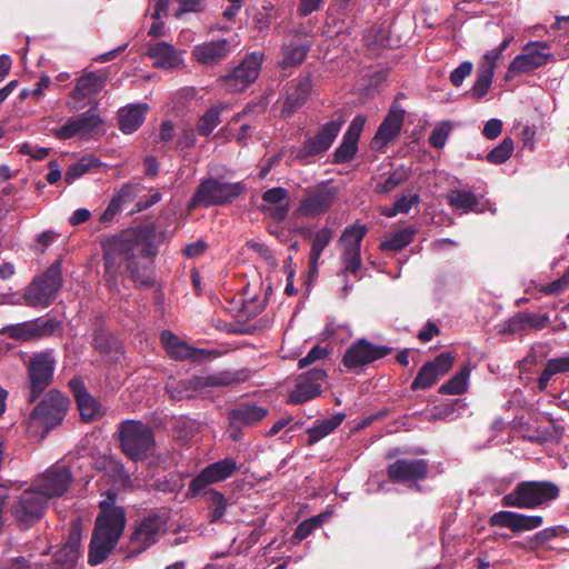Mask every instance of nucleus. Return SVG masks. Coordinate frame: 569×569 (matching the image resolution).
<instances>
[{
  "mask_svg": "<svg viewBox=\"0 0 569 569\" xmlns=\"http://www.w3.org/2000/svg\"><path fill=\"white\" fill-rule=\"evenodd\" d=\"M156 254L157 247L133 232H123L110 238L103 246L106 280L116 282L120 268L124 264L138 287H152L156 280L149 264L150 258Z\"/></svg>",
  "mask_w": 569,
  "mask_h": 569,
  "instance_id": "obj_1",
  "label": "nucleus"
},
{
  "mask_svg": "<svg viewBox=\"0 0 569 569\" xmlns=\"http://www.w3.org/2000/svg\"><path fill=\"white\" fill-rule=\"evenodd\" d=\"M116 495L108 492V499L99 503L98 515L89 545L88 562L98 566L107 560L117 546L126 527V512L122 507H114Z\"/></svg>",
  "mask_w": 569,
  "mask_h": 569,
  "instance_id": "obj_2",
  "label": "nucleus"
},
{
  "mask_svg": "<svg viewBox=\"0 0 569 569\" xmlns=\"http://www.w3.org/2000/svg\"><path fill=\"white\" fill-rule=\"evenodd\" d=\"M246 191L247 186L242 181L228 182L210 176L197 186L188 202V209L224 207L231 204Z\"/></svg>",
  "mask_w": 569,
  "mask_h": 569,
  "instance_id": "obj_3",
  "label": "nucleus"
},
{
  "mask_svg": "<svg viewBox=\"0 0 569 569\" xmlns=\"http://www.w3.org/2000/svg\"><path fill=\"white\" fill-rule=\"evenodd\" d=\"M120 448L133 461H142L153 455L156 439L152 428L139 420H126L118 427Z\"/></svg>",
  "mask_w": 569,
  "mask_h": 569,
  "instance_id": "obj_4",
  "label": "nucleus"
},
{
  "mask_svg": "<svg viewBox=\"0 0 569 569\" xmlns=\"http://www.w3.org/2000/svg\"><path fill=\"white\" fill-rule=\"evenodd\" d=\"M63 283L62 261L58 259L27 286L23 293L24 303L31 308H47L51 306L62 289Z\"/></svg>",
  "mask_w": 569,
  "mask_h": 569,
  "instance_id": "obj_5",
  "label": "nucleus"
},
{
  "mask_svg": "<svg viewBox=\"0 0 569 569\" xmlns=\"http://www.w3.org/2000/svg\"><path fill=\"white\" fill-rule=\"evenodd\" d=\"M559 487L551 481H521L501 499L503 507L533 509L559 497Z\"/></svg>",
  "mask_w": 569,
  "mask_h": 569,
  "instance_id": "obj_6",
  "label": "nucleus"
},
{
  "mask_svg": "<svg viewBox=\"0 0 569 569\" xmlns=\"http://www.w3.org/2000/svg\"><path fill=\"white\" fill-rule=\"evenodd\" d=\"M338 194L339 189L330 186L329 181L308 188L293 214L298 218L321 217L332 208Z\"/></svg>",
  "mask_w": 569,
  "mask_h": 569,
  "instance_id": "obj_7",
  "label": "nucleus"
},
{
  "mask_svg": "<svg viewBox=\"0 0 569 569\" xmlns=\"http://www.w3.org/2000/svg\"><path fill=\"white\" fill-rule=\"evenodd\" d=\"M52 350L36 353L29 361L27 372L30 387L28 402H36L43 391L52 383L56 369Z\"/></svg>",
  "mask_w": 569,
  "mask_h": 569,
  "instance_id": "obj_8",
  "label": "nucleus"
},
{
  "mask_svg": "<svg viewBox=\"0 0 569 569\" xmlns=\"http://www.w3.org/2000/svg\"><path fill=\"white\" fill-rule=\"evenodd\" d=\"M343 123V119H337L322 124L313 137L303 141L302 146L296 151L295 159L301 164H308L316 157L322 156L331 148Z\"/></svg>",
  "mask_w": 569,
  "mask_h": 569,
  "instance_id": "obj_9",
  "label": "nucleus"
},
{
  "mask_svg": "<svg viewBox=\"0 0 569 569\" xmlns=\"http://www.w3.org/2000/svg\"><path fill=\"white\" fill-rule=\"evenodd\" d=\"M48 502L36 489L24 490L11 506V515L18 527L27 530L39 522L44 515Z\"/></svg>",
  "mask_w": 569,
  "mask_h": 569,
  "instance_id": "obj_10",
  "label": "nucleus"
},
{
  "mask_svg": "<svg viewBox=\"0 0 569 569\" xmlns=\"http://www.w3.org/2000/svg\"><path fill=\"white\" fill-rule=\"evenodd\" d=\"M69 407L68 397L57 389L50 390L33 408L30 418L43 425L47 430L60 425Z\"/></svg>",
  "mask_w": 569,
  "mask_h": 569,
  "instance_id": "obj_11",
  "label": "nucleus"
},
{
  "mask_svg": "<svg viewBox=\"0 0 569 569\" xmlns=\"http://www.w3.org/2000/svg\"><path fill=\"white\" fill-rule=\"evenodd\" d=\"M429 461L422 458L397 459L387 467V477L391 483L406 485L411 487L415 485L420 490L419 481H423L429 473Z\"/></svg>",
  "mask_w": 569,
  "mask_h": 569,
  "instance_id": "obj_12",
  "label": "nucleus"
},
{
  "mask_svg": "<svg viewBox=\"0 0 569 569\" xmlns=\"http://www.w3.org/2000/svg\"><path fill=\"white\" fill-rule=\"evenodd\" d=\"M263 54H247L232 72L220 78L222 86L231 92L243 91L259 77Z\"/></svg>",
  "mask_w": 569,
  "mask_h": 569,
  "instance_id": "obj_13",
  "label": "nucleus"
},
{
  "mask_svg": "<svg viewBox=\"0 0 569 569\" xmlns=\"http://www.w3.org/2000/svg\"><path fill=\"white\" fill-rule=\"evenodd\" d=\"M164 522L157 513L142 518L130 536L128 557L133 558L153 546L159 538Z\"/></svg>",
  "mask_w": 569,
  "mask_h": 569,
  "instance_id": "obj_14",
  "label": "nucleus"
},
{
  "mask_svg": "<svg viewBox=\"0 0 569 569\" xmlns=\"http://www.w3.org/2000/svg\"><path fill=\"white\" fill-rule=\"evenodd\" d=\"M391 352V347L377 346L365 338H360L347 348L342 357V363L349 370H356L382 359Z\"/></svg>",
  "mask_w": 569,
  "mask_h": 569,
  "instance_id": "obj_15",
  "label": "nucleus"
},
{
  "mask_svg": "<svg viewBox=\"0 0 569 569\" xmlns=\"http://www.w3.org/2000/svg\"><path fill=\"white\" fill-rule=\"evenodd\" d=\"M237 469V461L231 457L208 465L190 481L188 496H197L208 486L230 478Z\"/></svg>",
  "mask_w": 569,
  "mask_h": 569,
  "instance_id": "obj_16",
  "label": "nucleus"
},
{
  "mask_svg": "<svg viewBox=\"0 0 569 569\" xmlns=\"http://www.w3.org/2000/svg\"><path fill=\"white\" fill-rule=\"evenodd\" d=\"M72 481V473L69 467L54 465L50 467L31 487L46 497L48 502L50 498L62 496Z\"/></svg>",
  "mask_w": 569,
  "mask_h": 569,
  "instance_id": "obj_17",
  "label": "nucleus"
},
{
  "mask_svg": "<svg viewBox=\"0 0 569 569\" xmlns=\"http://www.w3.org/2000/svg\"><path fill=\"white\" fill-rule=\"evenodd\" d=\"M455 358L450 352H442L432 361H428L419 369L410 389L412 391L426 390L433 387L441 377L452 368Z\"/></svg>",
  "mask_w": 569,
  "mask_h": 569,
  "instance_id": "obj_18",
  "label": "nucleus"
},
{
  "mask_svg": "<svg viewBox=\"0 0 569 569\" xmlns=\"http://www.w3.org/2000/svg\"><path fill=\"white\" fill-rule=\"evenodd\" d=\"M548 46L545 42H532L523 48V53L518 54L509 64L506 79H512L519 73L531 72L542 66H545L548 59L551 57L550 53H543L542 49H547Z\"/></svg>",
  "mask_w": 569,
  "mask_h": 569,
  "instance_id": "obj_19",
  "label": "nucleus"
},
{
  "mask_svg": "<svg viewBox=\"0 0 569 569\" xmlns=\"http://www.w3.org/2000/svg\"><path fill=\"white\" fill-rule=\"evenodd\" d=\"M406 111L395 101L370 142L372 150L385 149L400 133Z\"/></svg>",
  "mask_w": 569,
  "mask_h": 569,
  "instance_id": "obj_20",
  "label": "nucleus"
},
{
  "mask_svg": "<svg viewBox=\"0 0 569 569\" xmlns=\"http://www.w3.org/2000/svg\"><path fill=\"white\" fill-rule=\"evenodd\" d=\"M68 385L83 422H91L104 415V409L101 403L89 393L80 377H73Z\"/></svg>",
  "mask_w": 569,
  "mask_h": 569,
  "instance_id": "obj_21",
  "label": "nucleus"
},
{
  "mask_svg": "<svg viewBox=\"0 0 569 569\" xmlns=\"http://www.w3.org/2000/svg\"><path fill=\"white\" fill-rule=\"evenodd\" d=\"M234 44L227 38L206 41L192 50L193 59L203 66H216L224 61L233 51Z\"/></svg>",
  "mask_w": 569,
  "mask_h": 569,
  "instance_id": "obj_22",
  "label": "nucleus"
},
{
  "mask_svg": "<svg viewBox=\"0 0 569 569\" xmlns=\"http://www.w3.org/2000/svg\"><path fill=\"white\" fill-rule=\"evenodd\" d=\"M365 123V116L358 114L352 119L349 128L347 129L342 137L341 143L336 148V150L332 153L333 163H347L355 158L358 151V141L360 139Z\"/></svg>",
  "mask_w": 569,
  "mask_h": 569,
  "instance_id": "obj_23",
  "label": "nucleus"
},
{
  "mask_svg": "<svg viewBox=\"0 0 569 569\" xmlns=\"http://www.w3.org/2000/svg\"><path fill=\"white\" fill-rule=\"evenodd\" d=\"M543 522L541 516H527L513 511H498L489 518V526L503 527L513 533L529 531L539 528Z\"/></svg>",
  "mask_w": 569,
  "mask_h": 569,
  "instance_id": "obj_24",
  "label": "nucleus"
},
{
  "mask_svg": "<svg viewBox=\"0 0 569 569\" xmlns=\"http://www.w3.org/2000/svg\"><path fill=\"white\" fill-rule=\"evenodd\" d=\"M312 90V79L310 74L300 76L292 80L288 88L287 98L282 104L281 116L290 118L308 100Z\"/></svg>",
  "mask_w": 569,
  "mask_h": 569,
  "instance_id": "obj_25",
  "label": "nucleus"
},
{
  "mask_svg": "<svg viewBox=\"0 0 569 569\" xmlns=\"http://www.w3.org/2000/svg\"><path fill=\"white\" fill-rule=\"evenodd\" d=\"M268 416V409L251 401L237 405L228 411L230 428L240 430L241 427H251Z\"/></svg>",
  "mask_w": 569,
  "mask_h": 569,
  "instance_id": "obj_26",
  "label": "nucleus"
},
{
  "mask_svg": "<svg viewBox=\"0 0 569 569\" xmlns=\"http://www.w3.org/2000/svg\"><path fill=\"white\" fill-rule=\"evenodd\" d=\"M549 323V316L547 313H533V312H518L510 319H508L499 332L502 335H522L528 330H541Z\"/></svg>",
  "mask_w": 569,
  "mask_h": 569,
  "instance_id": "obj_27",
  "label": "nucleus"
},
{
  "mask_svg": "<svg viewBox=\"0 0 569 569\" xmlns=\"http://www.w3.org/2000/svg\"><path fill=\"white\" fill-rule=\"evenodd\" d=\"M160 340L167 353L174 360L199 361L202 359L203 350L190 347L169 330L161 332Z\"/></svg>",
  "mask_w": 569,
  "mask_h": 569,
  "instance_id": "obj_28",
  "label": "nucleus"
},
{
  "mask_svg": "<svg viewBox=\"0 0 569 569\" xmlns=\"http://www.w3.org/2000/svg\"><path fill=\"white\" fill-rule=\"evenodd\" d=\"M92 347L103 357H110L114 361L122 355L121 341L102 326L97 327L92 333Z\"/></svg>",
  "mask_w": 569,
  "mask_h": 569,
  "instance_id": "obj_29",
  "label": "nucleus"
},
{
  "mask_svg": "<svg viewBox=\"0 0 569 569\" xmlns=\"http://www.w3.org/2000/svg\"><path fill=\"white\" fill-rule=\"evenodd\" d=\"M106 82L107 74L104 72H87L77 80L71 97L74 100L81 101L98 94L104 88Z\"/></svg>",
  "mask_w": 569,
  "mask_h": 569,
  "instance_id": "obj_30",
  "label": "nucleus"
},
{
  "mask_svg": "<svg viewBox=\"0 0 569 569\" xmlns=\"http://www.w3.org/2000/svg\"><path fill=\"white\" fill-rule=\"evenodd\" d=\"M340 262L342 269L339 273L343 278L342 296L346 297L351 290L352 284L349 281V274L360 280L362 278L360 271L362 269L361 251L341 250Z\"/></svg>",
  "mask_w": 569,
  "mask_h": 569,
  "instance_id": "obj_31",
  "label": "nucleus"
},
{
  "mask_svg": "<svg viewBox=\"0 0 569 569\" xmlns=\"http://www.w3.org/2000/svg\"><path fill=\"white\" fill-rule=\"evenodd\" d=\"M81 532L72 529L63 547L54 555L56 562L63 569H72L80 557Z\"/></svg>",
  "mask_w": 569,
  "mask_h": 569,
  "instance_id": "obj_32",
  "label": "nucleus"
},
{
  "mask_svg": "<svg viewBox=\"0 0 569 569\" xmlns=\"http://www.w3.org/2000/svg\"><path fill=\"white\" fill-rule=\"evenodd\" d=\"M147 103L131 104L119 111V129L123 133L137 131L146 119L148 112Z\"/></svg>",
  "mask_w": 569,
  "mask_h": 569,
  "instance_id": "obj_33",
  "label": "nucleus"
},
{
  "mask_svg": "<svg viewBox=\"0 0 569 569\" xmlns=\"http://www.w3.org/2000/svg\"><path fill=\"white\" fill-rule=\"evenodd\" d=\"M411 168L400 164L396 169L385 173L375 187L378 194H389L411 177Z\"/></svg>",
  "mask_w": 569,
  "mask_h": 569,
  "instance_id": "obj_34",
  "label": "nucleus"
},
{
  "mask_svg": "<svg viewBox=\"0 0 569 569\" xmlns=\"http://www.w3.org/2000/svg\"><path fill=\"white\" fill-rule=\"evenodd\" d=\"M310 48L311 42L309 40H292L288 44H284L281 50V67L289 68L301 64Z\"/></svg>",
  "mask_w": 569,
  "mask_h": 569,
  "instance_id": "obj_35",
  "label": "nucleus"
},
{
  "mask_svg": "<svg viewBox=\"0 0 569 569\" xmlns=\"http://www.w3.org/2000/svg\"><path fill=\"white\" fill-rule=\"evenodd\" d=\"M148 56L154 60L157 68L171 69L179 64V57L173 46L168 42H158L148 49Z\"/></svg>",
  "mask_w": 569,
  "mask_h": 569,
  "instance_id": "obj_36",
  "label": "nucleus"
},
{
  "mask_svg": "<svg viewBox=\"0 0 569 569\" xmlns=\"http://www.w3.org/2000/svg\"><path fill=\"white\" fill-rule=\"evenodd\" d=\"M345 418V413L337 412L329 419L317 421L315 426L307 430V433L309 435L307 445L313 446L316 442L333 432L342 423Z\"/></svg>",
  "mask_w": 569,
  "mask_h": 569,
  "instance_id": "obj_37",
  "label": "nucleus"
},
{
  "mask_svg": "<svg viewBox=\"0 0 569 569\" xmlns=\"http://www.w3.org/2000/svg\"><path fill=\"white\" fill-rule=\"evenodd\" d=\"M200 390H202V385L199 376L166 386V391L169 393L170 398L176 401L193 398L194 393Z\"/></svg>",
  "mask_w": 569,
  "mask_h": 569,
  "instance_id": "obj_38",
  "label": "nucleus"
},
{
  "mask_svg": "<svg viewBox=\"0 0 569 569\" xmlns=\"http://www.w3.org/2000/svg\"><path fill=\"white\" fill-rule=\"evenodd\" d=\"M367 232V226L355 222L345 228L338 239V246L341 250L361 251V243Z\"/></svg>",
  "mask_w": 569,
  "mask_h": 569,
  "instance_id": "obj_39",
  "label": "nucleus"
},
{
  "mask_svg": "<svg viewBox=\"0 0 569 569\" xmlns=\"http://www.w3.org/2000/svg\"><path fill=\"white\" fill-rule=\"evenodd\" d=\"M417 230L413 227L400 229L391 234L389 239L380 242L379 249L383 252L400 251L413 241Z\"/></svg>",
  "mask_w": 569,
  "mask_h": 569,
  "instance_id": "obj_40",
  "label": "nucleus"
},
{
  "mask_svg": "<svg viewBox=\"0 0 569 569\" xmlns=\"http://www.w3.org/2000/svg\"><path fill=\"white\" fill-rule=\"evenodd\" d=\"M493 76L491 66H478L476 81L469 91L470 97L477 101L481 100L488 93Z\"/></svg>",
  "mask_w": 569,
  "mask_h": 569,
  "instance_id": "obj_41",
  "label": "nucleus"
},
{
  "mask_svg": "<svg viewBox=\"0 0 569 569\" xmlns=\"http://www.w3.org/2000/svg\"><path fill=\"white\" fill-rule=\"evenodd\" d=\"M447 200L450 207L463 211H475L479 204V198L468 190L452 189L448 192Z\"/></svg>",
  "mask_w": 569,
  "mask_h": 569,
  "instance_id": "obj_42",
  "label": "nucleus"
},
{
  "mask_svg": "<svg viewBox=\"0 0 569 569\" xmlns=\"http://www.w3.org/2000/svg\"><path fill=\"white\" fill-rule=\"evenodd\" d=\"M335 237V230L328 226H323L316 231L312 240L310 241L309 256L312 259L313 264L319 261L325 249L331 243Z\"/></svg>",
  "mask_w": 569,
  "mask_h": 569,
  "instance_id": "obj_43",
  "label": "nucleus"
},
{
  "mask_svg": "<svg viewBox=\"0 0 569 569\" xmlns=\"http://www.w3.org/2000/svg\"><path fill=\"white\" fill-rule=\"evenodd\" d=\"M224 109L222 103L209 108L197 122V132L201 137H208L221 122L220 116Z\"/></svg>",
  "mask_w": 569,
  "mask_h": 569,
  "instance_id": "obj_44",
  "label": "nucleus"
},
{
  "mask_svg": "<svg viewBox=\"0 0 569 569\" xmlns=\"http://www.w3.org/2000/svg\"><path fill=\"white\" fill-rule=\"evenodd\" d=\"M101 166L100 160L92 154L83 156L77 162L70 164L64 173L67 183H72L76 179L82 177L93 168Z\"/></svg>",
  "mask_w": 569,
  "mask_h": 569,
  "instance_id": "obj_45",
  "label": "nucleus"
},
{
  "mask_svg": "<svg viewBox=\"0 0 569 569\" xmlns=\"http://www.w3.org/2000/svg\"><path fill=\"white\" fill-rule=\"evenodd\" d=\"M469 375V367H462L448 381L441 385L438 392L441 395H462L467 390Z\"/></svg>",
  "mask_w": 569,
  "mask_h": 569,
  "instance_id": "obj_46",
  "label": "nucleus"
},
{
  "mask_svg": "<svg viewBox=\"0 0 569 569\" xmlns=\"http://www.w3.org/2000/svg\"><path fill=\"white\" fill-rule=\"evenodd\" d=\"M320 392L321 389L316 383L312 385L300 376L296 389L289 395V402L301 405L319 396Z\"/></svg>",
  "mask_w": 569,
  "mask_h": 569,
  "instance_id": "obj_47",
  "label": "nucleus"
},
{
  "mask_svg": "<svg viewBox=\"0 0 569 569\" xmlns=\"http://www.w3.org/2000/svg\"><path fill=\"white\" fill-rule=\"evenodd\" d=\"M204 497H206V501L209 505V508L211 509L209 522L210 523L219 522L222 519V517L224 516L227 507H228V502H227L223 493H221L220 491L214 490V489H209V490L204 491Z\"/></svg>",
  "mask_w": 569,
  "mask_h": 569,
  "instance_id": "obj_48",
  "label": "nucleus"
},
{
  "mask_svg": "<svg viewBox=\"0 0 569 569\" xmlns=\"http://www.w3.org/2000/svg\"><path fill=\"white\" fill-rule=\"evenodd\" d=\"M326 515L320 513L312 516L302 522H300L292 536V540L295 543H299L306 538H308L316 529L320 528L322 523L325 522Z\"/></svg>",
  "mask_w": 569,
  "mask_h": 569,
  "instance_id": "obj_49",
  "label": "nucleus"
},
{
  "mask_svg": "<svg viewBox=\"0 0 569 569\" xmlns=\"http://www.w3.org/2000/svg\"><path fill=\"white\" fill-rule=\"evenodd\" d=\"M513 149V140L510 137H505L502 141L486 156V160L492 164H502L511 157Z\"/></svg>",
  "mask_w": 569,
  "mask_h": 569,
  "instance_id": "obj_50",
  "label": "nucleus"
},
{
  "mask_svg": "<svg viewBox=\"0 0 569 569\" xmlns=\"http://www.w3.org/2000/svg\"><path fill=\"white\" fill-rule=\"evenodd\" d=\"M143 190V186L137 181H129L120 187L112 197L121 208L130 203Z\"/></svg>",
  "mask_w": 569,
  "mask_h": 569,
  "instance_id": "obj_51",
  "label": "nucleus"
},
{
  "mask_svg": "<svg viewBox=\"0 0 569 569\" xmlns=\"http://www.w3.org/2000/svg\"><path fill=\"white\" fill-rule=\"evenodd\" d=\"M0 335L16 341H30L32 340L30 321L4 326L0 329Z\"/></svg>",
  "mask_w": 569,
  "mask_h": 569,
  "instance_id": "obj_52",
  "label": "nucleus"
},
{
  "mask_svg": "<svg viewBox=\"0 0 569 569\" xmlns=\"http://www.w3.org/2000/svg\"><path fill=\"white\" fill-rule=\"evenodd\" d=\"M202 390L209 387H227L232 385L233 382H238L240 380L239 373L237 372H218L214 375H209L206 377H200Z\"/></svg>",
  "mask_w": 569,
  "mask_h": 569,
  "instance_id": "obj_53",
  "label": "nucleus"
},
{
  "mask_svg": "<svg viewBox=\"0 0 569 569\" xmlns=\"http://www.w3.org/2000/svg\"><path fill=\"white\" fill-rule=\"evenodd\" d=\"M59 325L60 322L54 318L46 320L37 318L31 320L30 326L32 340L52 336L58 329Z\"/></svg>",
  "mask_w": 569,
  "mask_h": 569,
  "instance_id": "obj_54",
  "label": "nucleus"
},
{
  "mask_svg": "<svg viewBox=\"0 0 569 569\" xmlns=\"http://www.w3.org/2000/svg\"><path fill=\"white\" fill-rule=\"evenodd\" d=\"M512 40V34L506 36L502 42L497 48L487 51L482 56L478 66H491L492 72H495L497 61L501 59L503 51L509 47Z\"/></svg>",
  "mask_w": 569,
  "mask_h": 569,
  "instance_id": "obj_55",
  "label": "nucleus"
},
{
  "mask_svg": "<svg viewBox=\"0 0 569 569\" xmlns=\"http://www.w3.org/2000/svg\"><path fill=\"white\" fill-rule=\"evenodd\" d=\"M80 134L90 133L102 124L101 118L94 112V108L76 117Z\"/></svg>",
  "mask_w": 569,
  "mask_h": 569,
  "instance_id": "obj_56",
  "label": "nucleus"
},
{
  "mask_svg": "<svg viewBox=\"0 0 569 569\" xmlns=\"http://www.w3.org/2000/svg\"><path fill=\"white\" fill-rule=\"evenodd\" d=\"M272 9L273 6L269 3L268 6H262V8L254 13L253 24L254 29H257L259 32H264L270 28L272 21Z\"/></svg>",
  "mask_w": 569,
  "mask_h": 569,
  "instance_id": "obj_57",
  "label": "nucleus"
},
{
  "mask_svg": "<svg viewBox=\"0 0 569 569\" xmlns=\"http://www.w3.org/2000/svg\"><path fill=\"white\" fill-rule=\"evenodd\" d=\"M52 134L60 140H68L76 137L77 134H80L77 118L71 117L60 128L52 129Z\"/></svg>",
  "mask_w": 569,
  "mask_h": 569,
  "instance_id": "obj_58",
  "label": "nucleus"
},
{
  "mask_svg": "<svg viewBox=\"0 0 569 569\" xmlns=\"http://www.w3.org/2000/svg\"><path fill=\"white\" fill-rule=\"evenodd\" d=\"M473 70V64L471 61H462L456 69H453L450 73V82L455 87H460L463 83V80L471 74Z\"/></svg>",
  "mask_w": 569,
  "mask_h": 569,
  "instance_id": "obj_59",
  "label": "nucleus"
},
{
  "mask_svg": "<svg viewBox=\"0 0 569 569\" xmlns=\"http://www.w3.org/2000/svg\"><path fill=\"white\" fill-rule=\"evenodd\" d=\"M450 127L447 122H443L441 126L436 127L430 136H429V143L436 148L440 149L446 144V141L449 137Z\"/></svg>",
  "mask_w": 569,
  "mask_h": 569,
  "instance_id": "obj_60",
  "label": "nucleus"
},
{
  "mask_svg": "<svg viewBox=\"0 0 569 569\" xmlns=\"http://www.w3.org/2000/svg\"><path fill=\"white\" fill-rule=\"evenodd\" d=\"M328 356L329 351L326 348L316 345L310 349L307 356L299 360L298 366L299 368H305L318 360L326 359Z\"/></svg>",
  "mask_w": 569,
  "mask_h": 569,
  "instance_id": "obj_61",
  "label": "nucleus"
},
{
  "mask_svg": "<svg viewBox=\"0 0 569 569\" xmlns=\"http://www.w3.org/2000/svg\"><path fill=\"white\" fill-rule=\"evenodd\" d=\"M261 198L264 202L280 204L283 200L289 198V192L284 188L274 187L266 190Z\"/></svg>",
  "mask_w": 569,
  "mask_h": 569,
  "instance_id": "obj_62",
  "label": "nucleus"
},
{
  "mask_svg": "<svg viewBox=\"0 0 569 569\" xmlns=\"http://www.w3.org/2000/svg\"><path fill=\"white\" fill-rule=\"evenodd\" d=\"M420 202V196L418 193H411L407 196L402 193L396 201L395 207L399 211V213H408L412 206L418 204Z\"/></svg>",
  "mask_w": 569,
  "mask_h": 569,
  "instance_id": "obj_63",
  "label": "nucleus"
},
{
  "mask_svg": "<svg viewBox=\"0 0 569 569\" xmlns=\"http://www.w3.org/2000/svg\"><path fill=\"white\" fill-rule=\"evenodd\" d=\"M569 287V274H563L559 279L542 287L541 291L546 295H559Z\"/></svg>",
  "mask_w": 569,
  "mask_h": 569,
  "instance_id": "obj_64",
  "label": "nucleus"
}]
</instances>
